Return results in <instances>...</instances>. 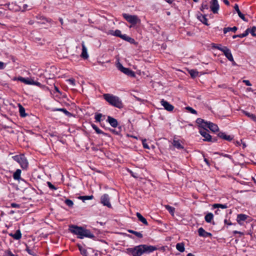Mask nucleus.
<instances>
[{
    "label": "nucleus",
    "instance_id": "obj_1",
    "mask_svg": "<svg viewBox=\"0 0 256 256\" xmlns=\"http://www.w3.org/2000/svg\"><path fill=\"white\" fill-rule=\"evenodd\" d=\"M156 250L157 248L152 246L140 244L134 248H126V252L128 254L132 256H141L144 253L152 252Z\"/></svg>",
    "mask_w": 256,
    "mask_h": 256
},
{
    "label": "nucleus",
    "instance_id": "obj_2",
    "mask_svg": "<svg viewBox=\"0 0 256 256\" xmlns=\"http://www.w3.org/2000/svg\"><path fill=\"white\" fill-rule=\"evenodd\" d=\"M69 230L74 234L77 236V238L82 239L84 237L94 238V236L89 230L84 228L81 226L75 225H70Z\"/></svg>",
    "mask_w": 256,
    "mask_h": 256
},
{
    "label": "nucleus",
    "instance_id": "obj_3",
    "mask_svg": "<svg viewBox=\"0 0 256 256\" xmlns=\"http://www.w3.org/2000/svg\"><path fill=\"white\" fill-rule=\"evenodd\" d=\"M103 97L110 105L118 108H122V103L118 97L110 94H104Z\"/></svg>",
    "mask_w": 256,
    "mask_h": 256
},
{
    "label": "nucleus",
    "instance_id": "obj_4",
    "mask_svg": "<svg viewBox=\"0 0 256 256\" xmlns=\"http://www.w3.org/2000/svg\"><path fill=\"white\" fill-rule=\"evenodd\" d=\"M122 16L128 22L131 24L130 28H132L136 25L138 23L140 22V19L136 15H130L127 14H123Z\"/></svg>",
    "mask_w": 256,
    "mask_h": 256
},
{
    "label": "nucleus",
    "instance_id": "obj_5",
    "mask_svg": "<svg viewBox=\"0 0 256 256\" xmlns=\"http://www.w3.org/2000/svg\"><path fill=\"white\" fill-rule=\"evenodd\" d=\"M12 158L14 160L20 165L22 168L24 169L27 168L28 162L24 154L16 155L13 156Z\"/></svg>",
    "mask_w": 256,
    "mask_h": 256
},
{
    "label": "nucleus",
    "instance_id": "obj_6",
    "mask_svg": "<svg viewBox=\"0 0 256 256\" xmlns=\"http://www.w3.org/2000/svg\"><path fill=\"white\" fill-rule=\"evenodd\" d=\"M118 68L123 73L126 74L128 76L134 77L135 76L134 72L128 68H124L122 64H118Z\"/></svg>",
    "mask_w": 256,
    "mask_h": 256
},
{
    "label": "nucleus",
    "instance_id": "obj_7",
    "mask_svg": "<svg viewBox=\"0 0 256 256\" xmlns=\"http://www.w3.org/2000/svg\"><path fill=\"white\" fill-rule=\"evenodd\" d=\"M210 8L214 14H218L220 8L218 0H212L210 2Z\"/></svg>",
    "mask_w": 256,
    "mask_h": 256
},
{
    "label": "nucleus",
    "instance_id": "obj_8",
    "mask_svg": "<svg viewBox=\"0 0 256 256\" xmlns=\"http://www.w3.org/2000/svg\"><path fill=\"white\" fill-rule=\"evenodd\" d=\"M101 203L109 208H112L111 204L110 202V197L108 194H103L100 198Z\"/></svg>",
    "mask_w": 256,
    "mask_h": 256
},
{
    "label": "nucleus",
    "instance_id": "obj_9",
    "mask_svg": "<svg viewBox=\"0 0 256 256\" xmlns=\"http://www.w3.org/2000/svg\"><path fill=\"white\" fill-rule=\"evenodd\" d=\"M223 53L226 56V57L231 62H232L233 65H236V62H234L232 55V54L230 50L227 47L225 48H224V50H223Z\"/></svg>",
    "mask_w": 256,
    "mask_h": 256
},
{
    "label": "nucleus",
    "instance_id": "obj_10",
    "mask_svg": "<svg viewBox=\"0 0 256 256\" xmlns=\"http://www.w3.org/2000/svg\"><path fill=\"white\" fill-rule=\"evenodd\" d=\"M200 134L204 138V140L208 142H212V136L208 133L207 130L205 128L200 130Z\"/></svg>",
    "mask_w": 256,
    "mask_h": 256
},
{
    "label": "nucleus",
    "instance_id": "obj_11",
    "mask_svg": "<svg viewBox=\"0 0 256 256\" xmlns=\"http://www.w3.org/2000/svg\"><path fill=\"white\" fill-rule=\"evenodd\" d=\"M160 103L162 105L164 106V108L168 111V112H172L174 108V106L170 104L169 102H166V100H164V99H162L160 101Z\"/></svg>",
    "mask_w": 256,
    "mask_h": 256
},
{
    "label": "nucleus",
    "instance_id": "obj_12",
    "mask_svg": "<svg viewBox=\"0 0 256 256\" xmlns=\"http://www.w3.org/2000/svg\"><path fill=\"white\" fill-rule=\"evenodd\" d=\"M248 216L244 214H238L236 216V222L240 226L244 224V222L245 221Z\"/></svg>",
    "mask_w": 256,
    "mask_h": 256
},
{
    "label": "nucleus",
    "instance_id": "obj_13",
    "mask_svg": "<svg viewBox=\"0 0 256 256\" xmlns=\"http://www.w3.org/2000/svg\"><path fill=\"white\" fill-rule=\"evenodd\" d=\"M202 126H206L209 128L213 132H216L218 130V126L216 124L210 122L206 123L205 124L202 125Z\"/></svg>",
    "mask_w": 256,
    "mask_h": 256
},
{
    "label": "nucleus",
    "instance_id": "obj_14",
    "mask_svg": "<svg viewBox=\"0 0 256 256\" xmlns=\"http://www.w3.org/2000/svg\"><path fill=\"white\" fill-rule=\"evenodd\" d=\"M198 234L200 236L204 238L212 237V234L206 232L202 228L198 229Z\"/></svg>",
    "mask_w": 256,
    "mask_h": 256
},
{
    "label": "nucleus",
    "instance_id": "obj_15",
    "mask_svg": "<svg viewBox=\"0 0 256 256\" xmlns=\"http://www.w3.org/2000/svg\"><path fill=\"white\" fill-rule=\"evenodd\" d=\"M107 122L113 128H116L118 125L117 120L116 118L111 117L110 116H108Z\"/></svg>",
    "mask_w": 256,
    "mask_h": 256
},
{
    "label": "nucleus",
    "instance_id": "obj_16",
    "mask_svg": "<svg viewBox=\"0 0 256 256\" xmlns=\"http://www.w3.org/2000/svg\"><path fill=\"white\" fill-rule=\"evenodd\" d=\"M82 52L81 54V57L84 59H87L88 57V55L87 52V49L86 46H85L84 42H82Z\"/></svg>",
    "mask_w": 256,
    "mask_h": 256
},
{
    "label": "nucleus",
    "instance_id": "obj_17",
    "mask_svg": "<svg viewBox=\"0 0 256 256\" xmlns=\"http://www.w3.org/2000/svg\"><path fill=\"white\" fill-rule=\"evenodd\" d=\"M8 235L16 240H19L22 238V234L20 230H18L15 234L10 233Z\"/></svg>",
    "mask_w": 256,
    "mask_h": 256
},
{
    "label": "nucleus",
    "instance_id": "obj_18",
    "mask_svg": "<svg viewBox=\"0 0 256 256\" xmlns=\"http://www.w3.org/2000/svg\"><path fill=\"white\" fill-rule=\"evenodd\" d=\"M37 20H40V21L38 22V23L40 24H45L46 22H50L52 20L50 19L47 18L42 16H36Z\"/></svg>",
    "mask_w": 256,
    "mask_h": 256
},
{
    "label": "nucleus",
    "instance_id": "obj_19",
    "mask_svg": "<svg viewBox=\"0 0 256 256\" xmlns=\"http://www.w3.org/2000/svg\"><path fill=\"white\" fill-rule=\"evenodd\" d=\"M218 136L220 138L229 142L231 141L233 138L232 137L230 136L227 135L224 132H219L218 134Z\"/></svg>",
    "mask_w": 256,
    "mask_h": 256
},
{
    "label": "nucleus",
    "instance_id": "obj_20",
    "mask_svg": "<svg viewBox=\"0 0 256 256\" xmlns=\"http://www.w3.org/2000/svg\"><path fill=\"white\" fill-rule=\"evenodd\" d=\"M120 38L122 39L123 40H124L128 42H129L130 44H136L135 40L134 38L128 36H127L126 34H122Z\"/></svg>",
    "mask_w": 256,
    "mask_h": 256
},
{
    "label": "nucleus",
    "instance_id": "obj_21",
    "mask_svg": "<svg viewBox=\"0 0 256 256\" xmlns=\"http://www.w3.org/2000/svg\"><path fill=\"white\" fill-rule=\"evenodd\" d=\"M120 38L122 39L123 40H124L128 42H129L130 44H136L135 40L134 38L128 36H127L126 34H122Z\"/></svg>",
    "mask_w": 256,
    "mask_h": 256
},
{
    "label": "nucleus",
    "instance_id": "obj_22",
    "mask_svg": "<svg viewBox=\"0 0 256 256\" xmlns=\"http://www.w3.org/2000/svg\"><path fill=\"white\" fill-rule=\"evenodd\" d=\"M17 80L26 84H32V79H30L28 78H24L19 76Z\"/></svg>",
    "mask_w": 256,
    "mask_h": 256
},
{
    "label": "nucleus",
    "instance_id": "obj_23",
    "mask_svg": "<svg viewBox=\"0 0 256 256\" xmlns=\"http://www.w3.org/2000/svg\"><path fill=\"white\" fill-rule=\"evenodd\" d=\"M136 216L138 220L146 226H148V222L146 220L139 212H136Z\"/></svg>",
    "mask_w": 256,
    "mask_h": 256
},
{
    "label": "nucleus",
    "instance_id": "obj_24",
    "mask_svg": "<svg viewBox=\"0 0 256 256\" xmlns=\"http://www.w3.org/2000/svg\"><path fill=\"white\" fill-rule=\"evenodd\" d=\"M234 10H236V12H237L238 16L244 20V21H247L246 20V18H245V16H244V14H242L240 10H239V8H238V4H235L234 6Z\"/></svg>",
    "mask_w": 256,
    "mask_h": 256
},
{
    "label": "nucleus",
    "instance_id": "obj_25",
    "mask_svg": "<svg viewBox=\"0 0 256 256\" xmlns=\"http://www.w3.org/2000/svg\"><path fill=\"white\" fill-rule=\"evenodd\" d=\"M172 144L178 149L181 150L184 148V146L181 144V142L180 140L174 139Z\"/></svg>",
    "mask_w": 256,
    "mask_h": 256
},
{
    "label": "nucleus",
    "instance_id": "obj_26",
    "mask_svg": "<svg viewBox=\"0 0 256 256\" xmlns=\"http://www.w3.org/2000/svg\"><path fill=\"white\" fill-rule=\"evenodd\" d=\"M92 126L94 130H95L96 132L98 134H102L104 136H108V134L107 133H105L104 132H102L101 130H100L96 125L94 124H92Z\"/></svg>",
    "mask_w": 256,
    "mask_h": 256
},
{
    "label": "nucleus",
    "instance_id": "obj_27",
    "mask_svg": "<svg viewBox=\"0 0 256 256\" xmlns=\"http://www.w3.org/2000/svg\"><path fill=\"white\" fill-rule=\"evenodd\" d=\"M198 18L204 24L208 26V19L206 18V16L204 15L200 14V16H198Z\"/></svg>",
    "mask_w": 256,
    "mask_h": 256
},
{
    "label": "nucleus",
    "instance_id": "obj_28",
    "mask_svg": "<svg viewBox=\"0 0 256 256\" xmlns=\"http://www.w3.org/2000/svg\"><path fill=\"white\" fill-rule=\"evenodd\" d=\"M78 247L79 250L80 251L81 254H82L83 256H88V252L86 248H83V246L80 244H78Z\"/></svg>",
    "mask_w": 256,
    "mask_h": 256
},
{
    "label": "nucleus",
    "instance_id": "obj_29",
    "mask_svg": "<svg viewBox=\"0 0 256 256\" xmlns=\"http://www.w3.org/2000/svg\"><path fill=\"white\" fill-rule=\"evenodd\" d=\"M21 170L18 169L13 174V178L15 180H19L20 178Z\"/></svg>",
    "mask_w": 256,
    "mask_h": 256
},
{
    "label": "nucleus",
    "instance_id": "obj_30",
    "mask_svg": "<svg viewBox=\"0 0 256 256\" xmlns=\"http://www.w3.org/2000/svg\"><path fill=\"white\" fill-rule=\"evenodd\" d=\"M248 33H249V28H248L244 32V33L242 34H240L234 35V36H232V38H244L245 36H246L248 35Z\"/></svg>",
    "mask_w": 256,
    "mask_h": 256
},
{
    "label": "nucleus",
    "instance_id": "obj_31",
    "mask_svg": "<svg viewBox=\"0 0 256 256\" xmlns=\"http://www.w3.org/2000/svg\"><path fill=\"white\" fill-rule=\"evenodd\" d=\"M176 248L180 252H184V243H178L176 245Z\"/></svg>",
    "mask_w": 256,
    "mask_h": 256
},
{
    "label": "nucleus",
    "instance_id": "obj_32",
    "mask_svg": "<svg viewBox=\"0 0 256 256\" xmlns=\"http://www.w3.org/2000/svg\"><path fill=\"white\" fill-rule=\"evenodd\" d=\"M214 218V215L212 213H208L204 217L205 220L208 223L211 222Z\"/></svg>",
    "mask_w": 256,
    "mask_h": 256
},
{
    "label": "nucleus",
    "instance_id": "obj_33",
    "mask_svg": "<svg viewBox=\"0 0 256 256\" xmlns=\"http://www.w3.org/2000/svg\"><path fill=\"white\" fill-rule=\"evenodd\" d=\"M212 208H222L225 209L228 208L226 204H214L212 205Z\"/></svg>",
    "mask_w": 256,
    "mask_h": 256
},
{
    "label": "nucleus",
    "instance_id": "obj_34",
    "mask_svg": "<svg viewBox=\"0 0 256 256\" xmlns=\"http://www.w3.org/2000/svg\"><path fill=\"white\" fill-rule=\"evenodd\" d=\"M237 30H238V28L236 26H234L233 28H230V27L225 28H224V33L226 34L230 31H232V32H235Z\"/></svg>",
    "mask_w": 256,
    "mask_h": 256
},
{
    "label": "nucleus",
    "instance_id": "obj_35",
    "mask_svg": "<svg viewBox=\"0 0 256 256\" xmlns=\"http://www.w3.org/2000/svg\"><path fill=\"white\" fill-rule=\"evenodd\" d=\"M188 73L192 78H196L198 76V72L196 70H188Z\"/></svg>",
    "mask_w": 256,
    "mask_h": 256
},
{
    "label": "nucleus",
    "instance_id": "obj_36",
    "mask_svg": "<svg viewBox=\"0 0 256 256\" xmlns=\"http://www.w3.org/2000/svg\"><path fill=\"white\" fill-rule=\"evenodd\" d=\"M128 232L130 233L134 234L136 236H137L138 238H142L143 236L142 234L140 232H138L132 230H128Z\"/></svg>",
    "mask_w": 256,
    "mask_h": 256
},
{
    "label": "nucleus",
    "instance_id": "obj_37",
    "mask_svg": "<svg viewBox=\"0 0 256 256\" xmlns=\"http://www.w3.org/2000/svg\"><path fill=\"white\" fill-rule=\"evenodd\" d=\"M165 208L172 215L174 216V212H175L174 208L172 207L169 205H166Z\"/></svg>",
    "mask_w": 256,
    "mask_h": 256
},
{
    "label": "nucleus",
    "instance_id": "obj_38",
    "mask_svg": "<svg viewBox=\"0 0 256 256\" xmlns=\"http://www.w3.org/2000/svg\"><path fill=\"white\" fill-rule=\"evenodd\" d=\"M110 34L113 35V36L119 37L120 38H121V36H122V34L121 33V31L118 30H116L114 31H113V30L112 31L110 32Z\"/></svg>",
    "mask_w": 256,
    "mask_h": 256
},
{
    "label": "nucleus",
    "instance_id": "obj_39",
    "mask_svg": "<svg viewBox=\"0 0 256 256\" xmlns=\"http://www.w3.org/2000/svg\"><path fill=\"white\" fill-rule=\"evenodd\" d=\"M196 122L201 127L203 128H205L206 126H202V125H204L206 124V123H208V122H204V120L200 118H198L196 120Z\"/></svg>",
    "mask_w": 256,
    "mask_h": 256
},
{
    "label": "nucleus",
    "instance_id": "obj_40",
    "mask_svg": "<svg viewBox=\"0 0 256 256\" xmlns=\"http://www.w3.org/2000/svg\"><path fill=\"white\" fill-rule=\"evenodd\" d=\"M93 196H80L78 198L80 200H82L84 202L86 200H92L93 198Z\"/></svg>",
    "mask_w": 256,
    "mask_h": 256
},
{
    "label": "nucleus",
    "instance_id": "obj_41",
    "mask_svg": "<svg viewBox=\"0 0 256 256\" xmlns=\"http://www.w3.org/2000/svg\"><path fill=\"white\" fill-rule=\"evenodd\" d=\"M244 113L246 116L250 118L254 121L256 122V116L254 114H250V112H244Z\"/></svg>",
    "mask_w": 256,
    "mask_h": 256
},
{
    "label": "nucleus",
    "instance_id": "obj_42",
    "mask_svg": "<svg viewBox=\"0 0 256 256\" xmlns=\"http://www.w3.org/2000/svg\"><path fill=\"white\" fill-rule=\"evenodd\" d=\"M19 112H20V116L22 117H25L26 116V114L25 113V110H24V108H23L21 106H20Z\"/></svg>",
    "mask_w": 256,
    "mask_h": 256
},
{
    "label": "nucleus",
    "instance_id": "obj_43",
    "mask_svg": "<svg viewBox=\"0 0 256 256\" xmlns=\"http://www.w3.org/2000/svg\"><path fill=\"white\" fill-rule=\"evenodd\" d=\"M102 114H96L94 116L96 122H100L102 121L101 118H102Z\"/></svg>",
    "mask_w": 256,
    "mask_h": 256
},
{
    "label": "nucleus",
    "instance_id": "obj_44",
    "mask_svg": "<svg viewBox=\"0 0 256 256\" xmlns=\"http://www.w3.org/2000/svg\"><path fill=\"white\" fill-rule=\"evenodd\" d=\"M3 256H18L12 254V252L10 250H8L4 252V254Z\"/></svg>",
    "mask_w": 256,
    "mask_h": 256
},
{
    "label": "nucleus",
    "instance_id": "obj_45",
    "mask_svg": "<svg viewBox=\"0 0 256 256\" xmlns=\"http://www.w3.org/2000/svg\"><path fill=\"white\" fill-rule=\"evenodd\" d=\"M32 4H24L22 6L23 10H30L32 8Z\"/></svg>",
    "mask_w": 256,
    "mask_h": 256
},
{
    "label": "nucleus",
    "instance_id": "obj_46",
    "mask_svg": "<svg viewBox=\"0 0 256 256\" xmlns=\"http://www.w3.org/2000/svg\"><path fill=\"white\" fill-rule=\"evenodd\" d=\"M65 204L70 207H72L74 205L73 202L68 199H67L65 200Z\"/></svg>",
    "mask_w": 256,
    "mask_h": 256
},
{
    "label": "nucleus",
    "instance_id": "obj_47",
    "mask_svg": "<svg viewBox=\"0 0 256 256\" xmlns=\"http://www.w3.org/2000/svg\"><path fill=\"white\" fill-rule=\"evenodd\" d=\"M256 31V26H253L252 29L250 30V31L249 30V32L251 34L252 36H256V34L255 33Z\"/></svg>",
    "mask_w": 256,
    "mask_h": 256
},
{
    "label": "nucleus",
    "instance_id": "obj_48",
    "mask_svg": "<svg viewBox=\"0 0 256 256\" xmlns=\"http://www.w3.org/2000/svg\"><path fill=\"white\" fill-rule=\"evenodd\" d=\"M47 184H48V186L49 187V188H50L51 190H56V187L54 185H53L50 182H48Z\"/></svg>",
    "mask_w": 256,
    "mask_h": 256
},
{
    "label": "nucleus",
    "instance_id": "obj_49",
    "mask_svg": "<svg viewBox=\"0 0 256 256\" xmlns=\"http://www.w3.org/2000/svg\"><path fill=\"white\" fill-rule=\"evenodd\" d=\"M66 81L68 82L69 84L73 86L76 85L75 80L74 78H70L68 80H67Z\"/></svg>",
    "mask_w": 256,
    "mask_h": 256
},
{
    "label": "nucleus",
    "instance_id": "obj_50",
    "mask_svg": "<svg viewBox=\"0 0 256 256\" xmlns=\"http://www.w3.org/2000/svg\"><path fill=\"white\" fill-rule=\"evenodd\" d=\"M186 109L190 112L192 114H197V112L191 107H190V106L186 107Z\"/></svg>",
    "mask_w": 256,
    "mask_h": 256
},
{
    "label": "nucleus",
    "instance_id": "obj_51",
    "mask_svg": "<svg viewBox=\"0 0 256 256\" xmlns=\"http://www.w3.org/2000/svg\"><path fill=\"white\" fill-rule=\"evenodd\" d=\"M208 6L206 4H202L201 6V10L204 11V10H208Z\"/></svg>",
    "mask_w": 256,
    "mask_h": 256
},
{
    "label": "nucleus",
    "instance_id": "obj_52",
    "mask_svg": "<svg viewBox=\"0 0 256 256\" xmlns=\"http://www.w3.org/2000/svg\"><path fill=\"white\" fill-rule=\"evenodd\" d=\"M26 250L29 254L32 255L33 256H36L33 250H30L29 248H26Z\"/></svg>",
    "mask_w": 256,
    "mask_h": 256
},
{
    "label": "nucleus",
    "instance_id": "obj_53",
    "mask_svg": "<svg viewBox=\"0 0 256 256\" xmlns=\"http://www.w3.org/2000/svg\"><path fill=\"white\" fill-rule=\"evenodd\" d=\"M142 145H143V146L144 148H146V149L150 148L148 144L146 142V140H142Z\"/></svg>",
    "mask_w": 256,
    "mask_h": 256
},
{
    "label": "nucleus",
    "instance_id": "obj_54",
    "mask_svg": "<svg viewBox=\"0 0 256 256\" xmlns=\"http://www.w3.org/2000/svg\"><path fill=\"white\" fill-rule=\"evenodd\" d=\"M226 46H222L220 45H219V46H214V48L220 51H222V52H223V50H224V48H226Z\"/></svg>",
    "mask_w": 256,
    "mask_h": 256
},
{
    "label": "nucleus",
    "instance_id": "obj_55",
    "mask_svg": "<svg viewBox=\"0 0 256 256\" xmlns=\"http://www.w3.org/2000/svg\"><path fill=\"white\" fill-rule=\"evenodd\" d=\"M32 85H35V86H38L40 87H41L42 86V84L40 83L39 82H36L34 80H32Z\"/></svg>",
    "mask_w": 256,
    "mask_h": 256
},
{
    "label": "nucleus",
    "instance_id": "obj_56",
    "mask_svg": "<svg viewBox=\"0 0 256 256\" xmlns=\"http://www.w3.org/2000/svg\"><path fill=\"white\" fill-rule=\"evenodd\" d=\"M63 112L66 114V115L67 116H72V114L70 112H68L66 108L64 109V110H63Z\"/></svg>",
    "mask_w": 256,
    "mask_h": 256
},
{
    "label": "nucleus",
    "instance_id": "obj_57",
    "mask_svg": "<svg viewBox=\"0 0 256 256\" xmlns=\"http://www.w3.org/2000/svg\"><path fill=\"white\" fill-rule=\"evenodd\" d=\"M233 234H240V236L244 235V232H239V231H237V230H234L233 232Z\"/></svg>",
    "mask_w": 256,
    "mask_h": 256
},
{
    "label": "nucleus",
    "instance_id": "obj_58",
    "mask_svg": "<svg viewBox=\"0 0 256 256\" xmlns=\"http://www.w3.org/2000/svg\"><path fill=\"white\" fill-rule=\"evenodd\" d=\"M243 82H244L248 86H250L252 85L248 80H244Z\"/></svg>",
    "mask_w": 256,
    "mask_h": 256
},
{
    "label": "nucleus",
    "instance_id": "obj_59",
    "mask_svg": "<svg viewBox=\"0 0 256 256\" xmlns=\"http://www.w3.org/2000/svg\"><path fill=\"white\" fill-rule=\"evenodd\" d=\"M11 206L12 208H20V205L18 204H16V203H12V204H11Z\"/></svg>",
    "mask_w": 256,
    "mask_h": 256
},
{
    "label": "nucleus",
    "instance_id": "obj_60",
    "mask_svg": "<svg viewBox=\"0 0 256 256\" xmlns=\"http://www.w3.org/2000/svg\"><path fill=\"white\" fill-rule=\"evenodd\" d=\"M4 68V64L3 62H0V70H3Z\"/></svg>",
    "mask_w": 256,
    "mask_h": 256
},
{
    "label": "nucleus",
    "instance_id": "obj_61",
    "mask_svg": "<svg viewBox=\"0 0 256 256\" xmlns=\"http://www.w3.org/2000/svg\"><path fill=\"white\" fill-rule=\"evenodd\" d=\"M224 222L225 224L228 225H232V224L230 222H228L227 220H224Z\"/></svg>",
    "mask_w": 256,
    "mask_h": 256
},
{
    "label": "nucleus",
    "instance_id": "obj_62",
    "mask_svg": "<svg viewBox=\"0 0 256 256\" xmlns=\"http://www.w3.org/2000/svg\"><path fill=\"white\" fill-rule=\"evenodd\" d=\"M240 142H241V144L242 145V148H246V144L244 142H242V140H240Z\"/></svg>",
    "mask_w": 256,
    "mask_h": 256
},
{
    "label": "nucleus",
    "instance_id": "obj_63",
    "mask_svg": "<svg viewBox=\"0 0 256 256\" xmlns=\"http://www.w3.org/2000/svg\"><path fill=\"white\" fill-rule=\"evenodd\" d=\"M224 1V2L227 6H229L230 5V2H229L228 1V0H223Z\"/></svg>",
    "mask_w": 256,
    "mask_h": 256
},
{
    "label": "nucleus",
    "instance_id": "obj_64",
    "mask_svg": "<svg viewBox=\"0 0 256 256\" xmlns=\"http://www.w3.org/2000/svg\"><path fill=\"white\" fill-rule=\"evenodd\" d=\"M111 132L116 134H118L119 132L116 131L115 130H112Z\"/></svg>",
    "mask_w": 256,
    "mask_h": 256
}]
</instances>
